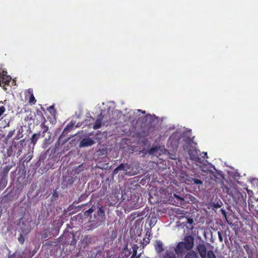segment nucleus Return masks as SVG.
I'll use <instances>...</instances> for the list:
<instances>
[{
  "instance_id": "obj_1",
  "label": "nucleus",
  "mask_w": 258,
  "mask_h": 258,
  "mask_svg": "<svg viewBox=\"0 0 258 258\" xmlns=\"http://www.w3.org/2000/svg\"><path fill=\"white\" fill-rule=\"evenodd\" d=\"M82 218H89L88 230H93L102 223H104L105 219V212L102 207L96 208L92 206L89 210L84 212L83 215H81Z\"/></svg>"
},
{
  "instance_id": "obj_2",
  "label": "nucleus",
  "mask_w": 258,
  "mask_h": 258,
  "mask_svg": "<svg viewBox=\"0 0 258 258\" xmlns=\"http://www.w3.org/2000/svg\"><path fill=\"white\" fill-rule=\"evenodd\" d=\"M246 193L244 191L241 192L235 190L232 194L233 199L237 205L243 208L246 207Z\"/></svg>"
},
{
  "instance_id": "obj_3",
  "label": "nucleus",
  "mask_w": 258,
  "mask_h": 258,
  "mask_svg": "<svg viewBox=\"0 0 258 258\" xmlns=\"http://www.w3.org/2000/svg\"><path fill=\"white\" fill-rule=\"evenodd\" d=\"M197 250L201 258H216L212 250H209L207 252V248L204 242L199 243L197 246Z\"/></svg>"
},
{
  "instance_id": "obj_4",
  "label": "nucleus",
  "mask_w": 258,
  "mask_h": 258,
  "mask_svg": "<svg viewBox=\"0 0 258 258\" xmlns=\"http://www.w3.org/2000/svg\"><path fill=\"white\" fill-rule=\"evenodd\" d=\"M94 236L91 235H85L82 236V239L80 241L81 248L86 249L89 245L94 243Z\"/></svg>"
},
{
  "instance_id": "obj_5",
  "label": "nucleus",
  "mask_w": 258,
  "mask_h": 258,
  "mask_svg": "<svg viewBox=\"0 0 258 258\" xmlns=\"http://www.w3.org/2000/svg\"><path fill=\"white\" fill-rule=\"evenodd\" d=\"M200 151L197 149H190L188 151V154L189 156L190 160L198 162L200 163H202V159L199 157V153Z\"/></svg>"
},
{
  "instance_id": "obj_6",
  "label": "nucleus",
  "mask_w": 258,
  "mask_h": 258,
  "mask_svg": "<svg viewBox=\"0 0 258 258\" xmlns=\"http://www.w3.org/2000/svg\"><path fill=\"white\" fill-rule=\"evenodd\" d=\"M64 236L69 237L71 238V240L66 239H65V244H70L71 245H76L77 241L76 239V236L73 232H69L68 231H64L62 235V237L63 238Z\"/></svg>"
},
{
  "instance_id": "obj_7",
  "label": "nucleus",
  "mask_w": 258,
  "mask_h": 258,
  "mask_svg": "<svg viewBox=\"0 0 258 258\" xmlns=\"http://www.w3.org/2000/svg\"><path fill=\"white\" fill-rule=\"evenodd\" d=\"M182 243L185 245L186 250H191L194 245V237L190 235L185 236Z\"/></svg>"
},
{
  "instance_id": "obj_8",
  "label": "nucleus",
  "mask_w": 258,
  "mask_h": 258,
  "mask_svg": "<svg viewBox=\"0 0 258 258\" xmlns=\"http://www.w3.org/2000/svg\"><path fill=\"white\" fill-rule=\"evenodd\" d=\"M11 80V77L7 75V72L6 71L0 70V87L2 86V84L5 85H8Z\"/></svg>"
},
{
  "instance_id": "obj_9",
  "label": "nucleus",
  "mask_w": 258,
  "mask_h": 258,
  "mask_svg": "<svg viewBox=\"0 0 258 258\" xmlns=\"http://www.w3.org/2000/svg\"><path fill=\"white\" fill-rule=\"evenodd\" d=\"M184 179L188 184L197 185L203 184V181L201 179L191 177L188 175H185Z\"/></svg>"
},
{
  "instance_id": "obj_10",
  "label": "nucleus",
  "mask_w": 258,
  "mask_h": 258,
  "mask_svg": "<svg viewBox=\"0 0 258 258\" xmlns=\"http://www.w3.org/2000/svg\"><path fill=\"white\" fill-rule=\"evenodd\" d=\"M185 250H186V247L182 241L179 242L174 248V251L178 256H182L183 254H184Z\"/></svg>"
},
{
  "instance_id": "obj_11",
  "label": "nucleus",
  "mask_w": 258,
  "mask_h": 258,
  "mask_svg": "<svg viewBox=\"0 0 258 258\" xmlns=\"http://www.w3.org/2000/svg\"><path fill=\"white\" fill-rule=\"evenodd\" d=\"M180 137L178 133H173L169 137L168 142H169L173 146L177 147L178 144Z\"/></svg>"
},
{
  "instance_id": "obj_12",
  "label": "nucleus",
  "mask_w": 258,
  "mask_h": 258,
  "mask_svg": "<svg viewBox=\"0 0 258 258\" xmlns=\"http://www.w3.org/2000/svg\"><path fill=\"white\" fill-rule=\"evenodd\" d=\"M94 141L91 138H84L80 143V147H85L92 146L94 144Z\"/></svg>"
},
{
  "instance_id": "obj_13",
  "label": "nucleus",
  "mask_w": 258,
  "mask_h": 258,
  "mask_svg": "<svg viewBox=\"0 0 258 258\" xmlns=\"http://www.w3.org/2000/svg\"><path fill=\"white\" fill-rule=\"evenodd\" d=\"M36 115L35 114H33L32 112H30L28 115L24 118V121L25 122V125L27 124L30 126L33 123L34 117Z\"/></svg>"
},
{
  "instance_id": "obj_14",
  "label": "nucleus",
  "mask_w": 258,
  "mask_h": 258,
  "mask_svg": "<svg viewBox=\"0 0 258 258\" xmlns=\"http://www.w3.org/2000/svg\"><path fill=\"white\" fill-rule=\"evenodd\" d=\"M74 125L75 122H73L72 121L68 123L63 130V131L62 133L61 136L59 137V139L62 138L64 136H65V134H67L72 131L73 129Z\"/></svg>"
},
{
  "instance_id": "obj_15",
  "label": "nucleus",
  "mask_w": 258,
  "mask_h": 258,
  "mask_svg": "<svg viewBox=\"0 0 258 258\" xmlns=\"http://www.w3.org/2000/svg\"><path fill=\"white\" fill-rule=\"evenodd\" d=\"M103 119V116L102 114H100L99 116H98L95 123L93 125V128L94 130H97L100 128L101 126V123Z\"/></svg>"
},
{
  "instance_id": "obj_16",
  "label": "nucleus",
  "mask_w": 258,
  "mask_h": 258,
  "mask_svg": "<svg viewBox=\"0 0 258 258\" xmlns=\"http://www.w3.org/2000/svg\"><path fill=\"white\" fill-rule=\"evenodd\" d=\"M45 122H40V127L42 130V132H41V137H44L45 135V133L48 131V126L45 124Z\"/></svg>"
},
{
  "instance_id": "obj_17",
  "label": "nucleus",
  "mask_w": 258,
  "mask_h": 258,
  "mask_svg": "<svg viewBox=\"0 0 258 258\" xmlns=\"http://www.w3.org/2000/svg\"><path fill=\"white\" fill-rule=\"evenodd\" d=\"M185 254L184 258H198L197 253L193 250H189Z\"/></svg>"
},
{
  "instance_id": "obj_18",
  "label": "nucleus",
  "mask_w": 258,
  "mask_h": 258,
  "mask_svg": "<svg viewBox=\"0 0 258 258\" xmlns=\"http://www.w3.org/2000/svg\"><path fill=\"white\" fill-rule=\"evenodd\" d=\"M40 137H41V132L34 134L31 139V143H32L33 145H35L38 139H39Z\"/></svg>"
},
{
  "instance_id": "obj_19",
  "label": "nucleus",
  "mask_w": 258,
  "mask_h": 258,
  "mask_svg": "<svg viewBox=\"0 0 258 258\" xmlns=\"http://www.w3.org/2000/svg\"><path fill=\"white\" fill-rule=\"evenodd\" d=\"M155 247L158 253H160L163 250L162 242L161 241L157 240L156 241Z\"/></svg>"
},
{
  "instance_id": "obj_20",
  "label": "nucleus",
  "mask_w": 258,
  "mask_h": 258,
  "mask_svg": "<svg viewBox=\"0 0 258 258\" xmlns=\"http://www.w3.org/2000/svg\"><path fill=\"white\" fill-rule=\"evenodd\" d=\"M36 114L39 117V122L38 123H40V122H46V119L44 116L43 113L41 110L37 109Z\"/></svg>"
},
{
  "instance_id": "obj_21",
  "label": "nucleus",
  "mask_w": 258,
  "mask_h": 258,
  "mask_svg": "<svg viewBox=\"0 0 258 258\" xmlns=\"http://www.w3.org/2000/svg\"><path fill=\"white\" fill-rule=\"evenodd\" d=\"M8 183L7 178L3 177L0 179V190H2L7 186Z\"/></svg>"
},
{
  "instance_id": "obj_22",
  "label": "nucleus",
  "mask_w": 258,
  "mask_h": 258,
  "mask_svg": "<svg viewBox=\"0 0 258 258\" xmlns=\"http://www.w3.org/2000/svg\"><path fill=\"white\" fill-rule=\"evenodd\" d=\"M11 168L12 166L10 165H6L3 168L2 170L3 177H5L7 178V175Z\"/></svg>"
},
{
  "instance_id": "obj_23",
  "label": "nucleus",
  "mask_w": 258,
  "mask_h": 258,
  "mask_svg": "<svg viewBox=\"0 0 258 258\" xmlns=\"http://www.w3.org/2000/svg\"><path fill=\"white\" fill-rule=\"evenodd\" d=\"M174 196L177 200V205L178 206H182L184 205L185 201L183 198L179 197L178 196L175 194L174 195Z\"/></svg>"
},
{
  "instance_id": "obj_24",
  "label": "nucleus",
  "mask_w": 258,
  "mask_h": 258,
  "mask_svg": "<svg viewBox=\"0 0 258 258\" xmlns=\"http://www.w3.org/2000/svg\"><path fill=\"white\" fill-rule=\"evenodd\" d=\"M130 168H131L130 165H129L127 163H126V164L121 163L118 166V168H119L120 170H123L124 171H127L128 170H129L130 169Z\"/></svg>"
},
{
  "instance_id": "obj_25",
  "label": "nucleus",
  "mask_w": 258,
  "mask_h": 258,
  "mask_svg": "<svg viewBox=\"0 0 258 258\" xmlns=\"http://www.w3.org/2000/svg\"><path fill=\"white\" fill-rule=\"evenodd\" d=\"M28 92L30 94L29 103L30 104H34L36 102V100L35 99L32 91L29 90Z\"/></svg>"
},
{
  "instance_id": "obj_26",
  "label": "nucleus",
  "mask_w": 258,
  "mask_h": 258,
  "mask_svg": "<svg viewBox=\"0 0 258 258\" xmlns=\"http://www.w3.org/2000/svg\"><path fill=\"white\" fill-rule=\"evenodd\" d=\"M23 252H14L8 257V258H23Z\"/></svg>"
},
{
  "instance_id": "obj_27",
  "label": "nucleus",
  "mask_w": 258,
  "mask_h": 258,
  "mask_svg": "<svg viewBox=\"0 0 258 258\" xmlns=\"http://www.w3.org/2000/svg\"><path fill=\"white\" fill-rule=\"evenodd\" d=\"M159 147L157 146L153 147L150 148L148 150V153L149 154H154L156 152H157L159 150Z\"/></svg>"
},
{
  "instance_id": "obj_28",
  "label": "nucleus",
  "mask_w": 258,
  "mask_h": 258,
  "mask_svg": "<svg viewBox=\"0 0 258 258\" xmlns=\"http://www.w3.org/2000/svg\"><path fill=\"white\" fill-rule=\"evenodd\" d=\"M133 254L132 255V258H139L140 255H137V249L138 247L137 245H134L133 246Z\"/></svg>"
},
{
  "instance_id": "obj_29",
  "label": "nucleus",
  "mask_w": 258,
  "mask_h": 258,
  "mask_svg": "<svg viewBox=\"0 0 258 258\" xmlns=\"http://www.w3.org/2000/svg\"><path fill=\"white\" fill-rule=\"evenodd\" d=\"M22 232L24 234H27L30 232V229L28 226L26 224H24L23 223H22V225L21 227Z\"/></svg>"
},
{
  "instance_id": "obj_30",
  "label": "nucleus",
  "mask_w": 258,
  "mask_h": 258,
  "mask_svg": "<svg viewBox=\"0 0 258 258\" xmlns=\"http://www.w3.org/2000/svg\"><path fill=\"white\" fill-rule=\"evenodd\" d=\"M243 247L248 255L252 254V250L250 248V246L249 245L245 244L243 246Z\"/></svg>"
},
{
  "instance_id": "obj_31",
  "label": "nucleus",
  "mask_w": 258,
  "mask_h": 258,
  "mask_svg": "<svg viewBox=\"0 0 258 258\" xmlns=\"http://www.w3.org/2000/svg\"><path fill=\"white\" fill-rule=\"evenodd\" d=\"M222 205V203L220 202V203L218 202H213L212 203V206L216 209L220 208Z\"/></svg>"
},
{
  "instance_id": "obj_32",
  "label": "nucleus",
  "mask_w": 258,
  "mask_h": 258,
  "mask_svg": "<svg viewBox=\"0 0 258 258\" xmlns=\"http://www.w3.org/2000/svg\"><path fill=\"white\" fill-rule=\"evenodd\" d=\"M18 241L21 244H23L25 241V238L23 234L21 233L18 237Z\"/></svg>"
},
{
  "instance_id": "obj_33",
  "label": "nucleus",
  "mask_w": 258,
  "mask_h": 258,
  "mask_svg": "<svg viewBox=\"0 0 258 258\" xmlns=\"http://www.w3.org/2000/svg\"><path fill=\"white\" fill-rule=\"evenodd\" d=\"M164 258H175V256L174 253L172 252L166 253L164 256Z\"/></svg>"
},
{
  "instance_id": "obj_34",
  "label": "nucleus",
  "mask_w": 258,
  "mask_h": 258,
  "mask_svg": "<svg viewBox=\"0 0 258 258\" xmlns=\"http://www.w3.org/2000/svg\"><path fill=\"white\" fill-rule=\"evenodd\" d=\"M23 129L22 128H19L18 131V134H17V138L19 139L23 137Z\"/></svg>"
},
{
  "instance_id": "obj_35",
  "label": "nucleus",
  "mask_w": 258,
  "mask_h": 258,
  "mask_svg": "<svg viewBox=\"0 0 258 258\" xmlns=\"http://www.w3.org/2000/svg\"><path fill=\"white\" fill-rule=\"evenodd\" d=\"M193 138H190L189 137H187L185 140V142L188 144H190L193 142Z\"/></svg>"
},
{
  "instance_id": "obj_36",
  "label": "nucleus",
  "mask_w": 258,
  "mask_h": 258,
  "mask_svg": "<svg viewBox=\"0 0 258 258\" xmlns=\"http://www.w3.org/2000/svg\"><path fill=\"white\" fill-rule=\"evenodd\" d=\"M6 111V108L4 106L0 107V117L3 115V114Z\"/></svg>"
},
{
  "instance_id": "obj_37",
  "label": "nucleus",
  "mask_w": 258,
  "mask_h": 258,
  "mask_svg": "<svg viewBox=\"0 0 258 258\" xmlns=\"http://www.w3.org/2000/svg\"><path fill=\"white\" fill-rule=\"evenodd\" d=\"M248 203L249 207H251V208L253 210L258 211V210L256 209V207H254V206L251 204L249 201H248Z\"/></svg>"
},
{
  "instance_id": "obj_38",
  "label": "nucleus",
  "mask_w": 258,
  "mask_h": 258,
  "mask_svg": "<svg viewBox=\"0 0 258 258\" xmlns=\"http://www.w3.org/2000/svg\"><path fill=\"white\" fill-rule=\"evenodd\" d=\"M143 240L146 245L149 244L150 242V238H149V237H145Z\"/></svg>"
},
{
  "instance_id": "obj_39",
  "label": "nucleus",
  "mask_w": 258,
  "mask_h": 258,
  "mask_svg": "<svg viewBox=\"0 0 258 258\" xmlns=\"http://www.w3.org/2000/svg\"><path fill=\"white\" fill-rule=\"evenodd\" d=\"M15 132V131H10L9 133H8V134L7 135V137L8 138H11L13 136V135H14V133Z\"/></svg>"
},
{
  "instance_id": "obj_40",
  "label": "nucleus",
  "mask_w": 258,
  "mask_h": 258,
  "mask_svg": "<svg viewBox=\"0 0 258 258\" xmlns=\"http://www.w3.org/2000/svg\"><path fill=\"white\" fill-rule=\"evenodd\" d=\"M120 169L118 168V166H117L116 168H115L114 170H113V174H116L118 173V171H120Z\"/></svg>"
},
{
  "instance_id": "obj_41",
  "label": "nucleus",
  "mask_w": 258,
  "mask_h": 258,
  "mask_svg": "<svg viewBox=\"0 0 258 258\" xmlns=\"http://www.w3.org/2000/svg\"><path fill=\"white\" fill-rule=\"evenodd\" d=\"M187 223L189 224H192L194 223V220L192 218H188L187 219Z\"/></svg>"
},
{
  "instance_id": "obj_42",
  "label": "nucleus",
  "mask_w": 258,
  "mask_h": 258,
  "mask_svg": "<svg viewBox=\"0 0 258 258\" xmlns=\"http://www.w3.org/2000/svg\"><path fill=\"white\" fill-rule=\"evenodd\" d=\"M48 237V234L47 232H44L42 235H41V238L42 239H45L46 238H47Z\"/></svg>"
},
{
  "instance_id": "obj_43",
  "label": "nucleus",
  "mask_w": 258,
  "mask_h": 258,
  "mask_svg": "<svg viewBox=\"0 0 258 258\" xmlns=\"http://www.w3.org/2000/svg\"><path fill=\"white\" fill-rule=\"evenodd\" d=\"M60 239H62V240H63L64 241V244H65V239H69V240H71V238H70L69 237H67V236H64L63 238L62 237V235L59 237Z\"/></svg>"
},
{
  "instance_id": "obj_44",
  "label": "nucleus",
  "mask_w": 258,
  "mask_h": 258,
  "mask_svg": "<svg viewBox=\"0 0 258 258\" xmlns=\"http://www.w3.org/2000/svg\"><path fill=\"white\" fill-rule=\"evenodd\" d=\"M218 237H219V240L221 242H222L223 241V238H222V236L221 235V233L220 232H218Z\"/></svg>"
},
{
  "instance_id": "obj_45",
  "label": "nucleus",
  "mask_w": 258,
  "mask_h": 258,
  "mask_svg": "<svg viewBox=\"0 0 258 258\" xmlns=\"http://www.w3.org/2000/svg\"><path fill=\"white\" fill-rule=\"evenodd\" d=\"M151 235V232H150L147 231L146 232V237H149V238H150Z\"/></svg>"
},
{
  "instance_id": "obj_46",
  "label": "nucleus",
  "mask_w": 258,
  "mask_h": 258,
  "mask_svg": "<svg viewBox=\"0 0 258 258\" xmlns=\"http://www.w3.org/2000/svg\"><path fill=\"white\" fill-rule=\"evenodd\" d=\"M53 197H55V198H58V195L57 192L56 191H55L53 192Z\"/></svg>"
},
{
  "instance_id": "obj_47",
  "label": "nucleus",
  "mask_w": 258,
  "mask_h": 258,
  "mask_svg": "<svg viewBox=\"0 0 258 258\" xmlns=\"http://www.w3.org/2000/svg\"><path fill=\"white\" fill-rule=\"evenodd\" d=\"M221 212H222V213L223 214V215L226 217V211L225 210H224L223 209H222L221 210Z\"/></svg>"
},
{
  "instance_id": "obj_48",
  "label": "nucleus",
  "mask_w": 258,
  "mask_h": 258,
  "mask_svg": "<svg viewBox=\"0 0 258 258\" xmlns=\"http://www.w3.org/2000/svg\"><path fill=\"white\" fill-rule=\"evenodd\" d=\"M203 153L204 154V156H205L206 157H207V152H203Z\"/></svg>"
},
{
  "instance_id": "obj_49",
  "label": "nucleus",
  "mask_w": 258,
  "mask_h": 258,
  "mask_svg": "<svg viewBox=\"0 0 258 258\" xmlns=\"http://www.w3.org/2000/svg\"><path fill=\"white\" fill-rule=\"evenodd\" d=\"M70 138H68L67 139H66V141H67L69 140Z\"/></svg>"
},
{
  "instance_id": "obj_50",
  "label": "nucleus",
  "mask_w": 258,
  "mask_h": 258,
  "mask_svg": "<svg viewBox=\"0 0 258 258\" xmlns=\"http://www.w3.org/2000/svg\"><path fill=\"white\" fill-rule=\"evenodd\" d=\"M41 108L42 109V110L43 111H44V108H43L42 107H41Z\"/></svg>"
},
{
  "instance_id": "obj_51",
  "label": "nucleus",
  "mask_w": 258,
  "mask_h": 258,
  "mask_svg": "<svg viewBox=\"0 0 258 258\" xmlns=\"http://www.w3.org/2000/svg\"><path fill=\"white\" fill-rule=\"evenodd\" d=\"M142 112L143 113H145V111H142Z\"/></svg>"
},
{
  "instance_id": "obj_52",
  "label": "nucleus",
  "mask_w": 258,
  "mask_h": 258,
  "mask_svg": "<svg viewBox=\"0 0 258 258\" xmlns=\"http://www.w3.org/2000/svg\"><path fill=\"white\" fill-rule=\"evenodd\" d=\"M52 107H53V106H50V108H52Z\"/></svg>"
}]
</instances>
